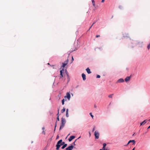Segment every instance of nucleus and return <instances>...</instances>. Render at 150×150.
<instances>
[{
	"mask_svg": "<svg viewBox=\"0 0 150 150\" xmlns=\"http://www.w3.org/2000/svg\"><path fill=\"white\" fill-rule=\"evenodd\" d=\"M66 121L65 118H62L61 119V124L60 127V129L63 128L66 123Z\"/></svg>",
	"mask_w": 150,
	"mask_h": 150,
	"instance_id": "f257e3e1",
	"label": "nucleus"
},
{
	"mask_svg": "<svg viewBox=\"0 0 150 150\" xmlns=\"http://www.w3.org/2000/svg\"><path fill=\"white\" fill-rule=\"evenodd\" d=\"M62 139H60L57 142V144L56 145V150H58L59 149L60 147L61 146V145H60V144H61V142H62Z\"/></svg>",
	"mask_w": 150,
	"mask_h": 150,
	"instance_id": "f03ea898",
	"label": "nucleus"
},
{
	"mask_svg": "<svg viewBox=\"0 0 150 150\" xmlns=\"http://www.w3.org/2000/svg\"><path fill=\"white\" fill-rule=\"evenodd\" d=\"M99 133L97 131H95L94 133V135L95 136V138L96 139H98L99 138Z\"/></svg>",
	"mask_w": 150,
	"mask_h": 150,
	"instance_id": "7ed1b4c3",
	"label": "nucleus"
},
{
	"mask_svg": "<svg viewBox=\"0 0 150 150\" xmlns=\"http://www.w3.org/2000/svg\"><path fill=\"white\" fill-rule=\"evenodd\" d=\"M64 98H67L68 99V100H70V99L71 98V96L69 92H67V93L66 96H65Z\"/></svg>",
	"mask_w": 150,
	"mask_h": 150,
	"instance_id": "20e7f679",
	"label": "nucleus"
},
{
	"mask_svg": "<svg viewBox=\"0 0 150 150\" xmlns=\"http://www.w3.org/2000/svg\"><path fill=\"white\" fill-rule=\"evenodd\" d=\"M73 145H71L66 148V150H72L74 148Z\"/></svg>",
	"mask_w": 150,
	"mask_h": 150,
	"instance_id": "39448f33",
	"label": "nucleus"
},
{
	"mask_svg": "<svg viewBox=\"0 0 150 150\" xmlns=\"http://www.w3.org/2000/svg\"><path fill=\"white\" fill-rule=\"evenodd\" d=\"M131 77V76H127V77L125 79V81L126 82H127L128 81H129Z\"/></svg>",
	"mask_w": 150,
	"mask_h": 150,
	"instance_id": "423d86ee",
	"label": "nucleus"
},
{
	"mask_svg": "<svg viewBox=\"0 0 150 150\" xmlns=\"http://www.w3.org/2000/svg\"><path fill=\"white\" fill-rule=\"evenodd\" d=\"M130 142H132L133 143V144H134L135 142V141L134 140H130L128 142L127 144L125 146H127L130 143Z\"/></svg>",
	"mask_w": 150,
	"mask_h": 150,
	"instance_id": "0eeeda50",
	"label": "nucleus"
},
{
	"mask_svg": "<svg viewBox=\"0 0 150 150\" xmlns=\"http://www.w3.org/2000/svg\"><path fill=\"white\" fill-rule=\"evenodd\" d=\"M75 138V136H71L69 138L68 140L69 142H71Z\"/></svg>",
	"mask_w": 150,
	"mask_h": 150,
	"instance_id": "6e6552de",
	"label": "nucleus"
},
{
	"mask_svg": "<svg viewBox=\"0 0 150 150\" xmlns=\"http://www.w3.org/2000/svg\"><path fill=\"white\" fill-rule=\"evenodd\" d=\"M124 80L122 78H121V79H119L117 81V82H116V83H122V82H124Z\"/></svg>",
	"mask_w": 150,
	"mask_h": 150,
	"instance_id": "1a4fd4ad",
	"label": "nucleus"
},
{
	"mask_svg": "<svg viewBox=\"0 0 150 150\" xmlns=\"http://www.w3.org/2000/svg\"><path fill=\"white\" fill-rule=\"evenodd\" d=\"M68 61H65L64 62V63H62V67L64 68L65 67V66L67 65V64Z\"/></svg>",
	"mask_w": 150,
	"mask_h": 150,
	"instance_id": "9d476101",
	"label": "nucleus"
},
{
	"mask_svg": "<svg viewBox=\"0 0 150 150\" xmlns=\"http://www.w3.org/2000/svg\"><path fill=\"white\" fill-rule=\"evenodd\" d=\"M82 77L83 80L85 81L86 79V76L84 74H82Z\"/></svg>",
	"mask_w": 150,
	"mask_h": 150,
	"instance_id": "9b49d317",
	"label": "nucleus"
},
{
	"mask_svg": "<svg viewBox=\"0 0 150 150\" xmlns=\"http://www.w3.org/2000/svg\"><path fill=\"white\" fill-rule=\"evenodd\" d=\"M86 71L87 72L88 74H90L91 73V71L90 69H89V68H87L86 69Z\"/></svg>",
	"mask_w": 150,
	"mask_h": 150,
	"instance_id": "f8f14e48",
	"label": "nucleus"
},
{
	"mask_svg": "<svg viewBox=\"0 0 150 150\" xmlns=\"http://www.w3.org/2000/svg\"><path fill=\"white\" fill-rule=\"evenodd\" d=\"M146 122V120H144L143 122L140 123V125H143Z\"/></svg>",
	"mask_w": 150,
	"mask_h": 150,
	"instance_id": "ddd939ff",
	"label": "nucleus"
},
{
	"mask_svg": "<svg viewBox=\"0 0 150 150\" xmlns=\"http://www.w3.org/2000/svg\"><path fill=\"white\" fill-rule=\"evenodd\" d=\"M67 144H66L64 145H63V146L61 148L62 149H64L67 146Z\"/></svg>",
	"mask_w": 150,
	"mask_h": 150,
	"instance_id": "4468645a",
	"label": "nucleus"
},
{
	"mask_svg": "<svg viewBox=\"0 0 150 150\" xmlns=\"http://www.w3.org/2000/svg\"><path fill=\"white\" fill-rule=\"evenodd\" d=\"M59 109L58 110V113L57 114V115H58V116L57 117V121H59V116H58V115H59Z\"/></svg>",
	"mask_w": 150,
	"mask_h": 150,
	"instance_id": "2eb2a0df",
	"label": "nucleus"
},
{
	"mask_svg": "<svg viewBox=\"0 0 150 150\" xmlns=\"http://www.w3.org/2000/svg\"><path fill=\"white\" fill-rule=\"evenodd\" d=\"M65 110L66 109L64 108L63 109L61 110V112L62 113L64 112L65 111Z\"/></svg>",
	"mask_w": 150,
	"mask_h": 150,
	"instance_id": "dca6fc26",
	"label": "nucleus"
},
{
	"mask_svg": "<svg viewBox=\"0 0 150 150\" xmlns=\"http://www.w3.org/2000/svg\"><path fill=\"white\" fill-rule=\"evenodd\" d=\"M64 71V69H62L60 71V74H63V72Z\"/></svg>",
	"mask_w": 150,
	"mask_h": 150,
	"instance_id": "f3484780",
	"label": "nucleus"
},
{
	"mask_svg": "<svg viewBox=\"0 0 150 150\" xmlns=\"http://www.w3.org/2000/svg\"><path fill=\"white\" fill-rule=\"evenodd\" d=\"M81 137H79L77 139H76L75 141L72 143V144H73L74 145V146H75L76 145V144H75V142L78 139H79V138H80Z\"/></svg>",
	"mask_w": 150,
	"mask_h": 150,
	"instance_id": "a211bd4d",
	"label": "nucleus"
},
{
	"mask_svg": "<svg viewBox=\"0 0 150 150\" xmlns=\"http://www.w3.org/2000/svg\"><path fill=\"white\" fill-rule=\"evenodd\" d=\"M148 50H149L150 48V43L149 44L147 47Z\"/></svg>",
	"mask_w": 150,
	"mask_h": 150,
	"instance_id": "6ab92c4d",
	"label": "nucleus"
},
{
	"mask_svg": "<svg viewBox=\"0 0 150 150\" xmlns=\"http://www.w3.org/2000/svg\"><path fill=\"white\" fill-rule=\"evenodd\" d=\"M62 104L63 105L64 104V99H63V100H62Z\"/></svg>",
	"mask_w": 150,
	"mask_h": 150,
	"instance_id": "aec40b11",
	"label": "nucleus"
},
{
	"mask_svg": "<svg viewBox=\"0 0 150 150\" xmlns=\"http://www.w3.org/2000/svg\"><path fill=\"white\" fill-rule=\"evenodd\" d=\"M92 3H93V5L94 6H95V2L93 0H92Z\"/></svg>",
	"mask_w": 150,
	"mask_h": 150,
	"instance_id": "412c9836",
	"label": "nucleus"
},
{
	"mask_svg": "<svg viewBox=\"0 0 150 150\" xmlns=\"http://www.w3.org/2000/svg\"><path fill=\"white\" fill-rule=\"evenodd\" d=\"M113 95V94H110L108 96V97L110 98H112V96Z\"/></svg>",
	"mask_w": 150,
	"mask_h": 150,
	"instance_id": "4be33fe9",
	"label": "nucleus"
},
{
	"mask_svg": "<svg viewBox=\"0 0 150 150\" xmlns=\"http://www.w3.org/2000/svg\"><path fill=\"white\" fill-rule=\"evenodd\" d=\"M66 117H69L68 112H66Z\"/></svg>",
	"mask_w": 150,
	"mask_h": 150,
	"instance_id": "5701e85b",
	"label": "nucleus"
},
{
	"mask_svg": "<svg viewBox=\"0 0 150 150\" xmlns=\"http://www.w3.org/2000/svg\"><path fill=\"white\" fill-rule=\"evenodd\" d=\"M89 114L92 117V118H93V115H92V114L91 112L89 113Z\"/></svg>",
	"mask_w": 150,
	"mask_h": 150,
	"instance_id": "b1692460",
	"label": "nucleus"
},
{
	"mask_svg": "<svg viewBox=\"0 0 150 150\" xmlns=\"http://www.w3.org/2000/svg\"><path fill=\"white\" fill-rule=\"evenodd\" d=\"M64 144H65L64 142H61V143L60 144V145H61V146H62V145H64Z\"/></svg>",
	"mask_w": 150,
	"mask_h": 150,
	"instance_id": "393cba45",
	"label": "nucleus"
},
{
	"mask_svg": "<svg viewBox=\"0 0 150 150\" xmlns=\"http://www.w3.org/2000/svg\"><path fill=\"white\" fill-rule=\"evenodd\" d=\"M106 144L105 143H104L103 144V146L104 147H105L106 146Z\"/></svg>",
	"mask_w": 150,
	"mask_h": 150,
	"instance_id": "a878e982",
	"label": "nucleus"
},
{
	"mask_svg": "<svg viewBox=\"0 0 150 150\" xmlns=\"http://www.w3.org/2000/svg\"><path fill=\"white\" fill-rule=\"evenodd\" d=\"M128 35V34H127V35H126V36H125V35H124V34H123V37H128V36H127V35Z\"/></svg>",
	"mask_w": 150,
	"mask_h": 150,
	"instance_id": "bb28decb",
	"label": "nucleus"
},
{
	"mask_svg": "<svg viewBox=\"0 0 150 150\" xmlns=\"http://www.w3.org/2000/svg\"><path fill=\"white\" fill-rule=\"evenodd\" d=\"M100 76L99 75H97V76H96L97 78H100Z\"/></svg>",
	"mask_w": 150,
	"mask_h": 150,
	"instance_id": "cd10ccee",
	"label": "nucleus"
},
{
	"mask_svg": "<svg viewBox=\"0 0 150 150\" xmlns=\"http://www.w3.org/2000/svg\"><path fill=\"white\" fill-rule=\"evenodd\" d=\"M42 134H45V132L44 130H43V131L42 132Z\"/></svg>",
	"mask_w": 150,
	"mask_h": 150,
	"instance_id": "c85d7f7f",
	"label": "nucleus"
},
{
	"mask_svg": "<svg viewBox=\"0 0 150 150\" xmlns=\"http://www.w3.org/2000/svg\"><path fill=\"white\" fill-rule=\"evenodd\" d=\"M56 126H57V122H56V123H55V125L54 130V131L55 130V129H56Z\"/></svg>",
	"mask_w": 150,
	"mask_h": 150,
	"instance_id": "c756f323",
	"label": "nucleus"
},
{
	"mask_svg": "<svg viewBox=\"0 0 150 150\" xmlns=\"http://www.w3.org/2000/svg\"><path fill=\"white\" fill-rule=\"evenodd\" d=\"M60 74L61 75V77H60L61 78L63 77V74Z\"/></svg>",
	"mask_w": 150,
	"mask_h": 150,
	"instance_id": "7c9ffc66",
	"label": "nucleus"
},
{
	"mask_svg": "<svg viewBox=\"0 0 150 150\" xmlns=\"http://www.w3.org/2000/svg\"><path fill=\"white\" fill-rule=\"evenodd\" d=\"M105 147H104L103 146L102 150H105Z\"/></svg>",
	"mask_w": 150,
	"mask_h": 150,
	"instance_id": "2f4dec72",
	"label": "nucleus"
},
{
	"mask_svg": "<svg viewBox=\"0 0 150 150\" xmlns=\"http://www.w3.org/2000/svg\"><path fill=\"white\" fill-rule=\"evenodd\" d=\"M68 111H69V109H66V112H68Z\"/></svg>",
	"mask_w": 150,
	"mask_h": 150,
	"instance_id": "473e14b6",
	"label": "nucleus"
},
{
	"mask_svg": "<svg viewBox=\"0 0 150 150\" xmlns=\"http://www.w3.org/2000/svg\"><path fill=\"white\" fill-rule=\"evenodd\" d=\"M95 130V127H94L93 128V130H92V132H93V131Z\"/></svg>",
	"mask_w": 150,
	"mask_h": 150,
	"instance_id": "72a5a7b5",
	"label": "nucleus"
},
{
	"mask_svg": "<svg viewBox=\"0 0 150 150\" xmlns=\"http://www.w3.org/2000/svg\"><path fill=\"white\" fill-rule=\"evenodd\" d=\"M100 35H97L96 36V38H98V37H100Z\"/></svg>",
	"mask_w": 150,
	"mask_h": 150,
	"instance_id": "f704fd0d",
	"label": "nucleus"
},
{
	"mask_svg": "<svg viewBox=\"0 0 150 150\" xmlns=\"http://www.w3.org/2000/svg\"><path fill=\"white\" fill-rule=\"evenodd\" d=\"M73 60H74V59H73V57H72L71 62H72Z\"/></svg>",
	"mask_w": 150,
	"mask_h": 150,
	"instance_id": "c9c22d12",
	"label": "nucleus"
},
{
	"mask_svg": "<svg viewBox=\"0 0 150 150\" xmlns=\"http://www.w3.org/2000/svg\"><path fill=\"white\" fill-rule=\"evenodd\" d=\"M119 7L121 9L122 8V7L121 6H119Z\"/></svg>",
	"mask_w": 150,
	"mask_h": 150,
	"instance_id": "e433bc0d",
	"label": "nucleus"
},
{
	"mask_svg": "<svg viewBox=\"0 0 150 150\" xmlns=\"http://www.w3.org/2000/svg\"><path fill=\"white\" fill-rule=\"evenodd\" d=\"M59 138V136L58 135H57V136L56 139H58Z\"/></svg>",
	"mask_w": 150,
	"mask_h": 150,
	"instance_id": "4c0bfd02",
	"label": "nucleus"
},
{
	"mask_svg": "<svg viewBox=\"0 0 150 150\" xmlns=\"http://www.w3.org/2000/svg\"><path fill=\"white\" fill-rule=\"evenodd\" d=\"M96 22V21H95L94 22V23H93L92 25H93Z\"/></svg>",
	"mask_w": 150,
	"mask_h": 150,
	"instance_id": "58836bf2",
	"label": "nucleus"
},
{
	"mask_svg": "<svg viewBox=\"0 0 150 150\" xmlns=\"http://www.w3.org/2000/svg\"><path fill=\"white\" fill-rule=\"evenodd\" d=\"M42 130H44V129H45V127H43L42 128Z\"/></svg>",
	"mask_w": 150,
	"mask_h": 150,
	"instance_id": "ea45409f",
	"label": "nucleus"
},
{
	"mask_svg": "<svg viewBox=\"0 0 150 150\" xmlns=\"http://www.w3.org/2000/svg\"><path fill=\"white\" fill-rule=\"evenodd\" d=\"M93 26V25L92 24V25L90 27V29H91V27H92Z\"/></svg>",
	"mask_w": 150,
	"mask_h": 150,
	"instance_id": "a19ab883",
	"label": "nucleus"
},
{
	"mask_svg": "<svg viewBox=\"0 0 150 150\" xmlns=\"http://www.w3.org/2000/svg\"><path fill=\"white\" fill-rule=\"evenodd\" d=\"M150 128V125L147 128V129Z\"/></svg>",
	"mask_w": 150,
	"mask_h": 150,
	"instance_id": "79ce46f5",
	"label": "nucleus"
},
{
	"mask_svg": "<svg viewBox=\"0 0 150 150\" xmlns=\"http://www.w3.org/2000/svg\"><path fill=\"white\" fill-rule=\"evenodd\" d=\"M104 1V0H102V1H101V2L102 3H103Z\"/></svg>",
	"mask_w": 150,
	"mask_h": 150,
	"instance_id": "37998d69",
	"label": "nucleus"
},
{
	"mask_svg": "<svg viewBox=\"0 0 150 150\" xmlns=\"http://www.w3.org/2000/svg\"><path fill=\"white\" fill-rule=\"evenodd\" d=\"M96 107H97V106H96V105H94V107L95 108H96Z\"/></svg>",
	"mask_w": 150,
	"mask_h": 150,
	"instance_id": "c03bdc74",
	"label": "nucleus"
},
{
	"mask_svg": "<svg viewBox=\"0 0 150 150\" xmlns=\"http://www.w3.org/2000/svg\"><path fill=\"white\" fill-rule=\"evenodd\" d=\"M89 135H90V136H91V134L90 132H89Z\"/></svg>",
	"mask_w": 150,
	"mask_h": 150,
	"instance_id": "a18cd8bd",
	"label": "nucleus"
},
{
	"mask_svg": "<svg viewBox=\"0 0 150 150\" xmlns=\"http://www.w3.org/2000/svg\"><path fill=\"white\" fill-rule=\"evenodd\" d=\"M134 149H135V148H134L132 150H134Z\"/></svg>",
	"mask_w": 150,
	"mask_h": 150,
	"instance_id": "49530a36",
	"label": "nucleus"
},
{
	"mask_svg": "<svg viewBox=\"0 0 150 150\" xmlns=\"http://www.w3.org/2000/svg\"><path fill=\"white\" fill-rule=\"evenodd\" d=\"M131 41H132V42H133L134 43V41H133V40H132Z\"/></svg>",
	"mask_w": 150,
	"mask_h": 150,
	"instance_id": "de8ad7c7",
	"label": "nucleus"
},
{
	"mask_svg": "<svg viewBox=\"0 0 150 150\" xmlns=\"http://www.w3.org/2000/svg\"><path fill=\"white\" fill-rule=\"evenodd\" d=\"M131 47H133V46H131Z\"/></svg>",
	"mask_w": 150,
	"mask_h": 150,
	"instance_id": "09e8293b",
	"label": "nucleus"
},
{
	"mask_svg": "<svg viewBox=\"0 0 150 150\" xmlns=\"http://www.w3.org/2000/svg\"><path fill=\"white\" fill-rule=\"evenodd\" d=\"M90 28H89L88 30L89 31V30H90Z\"/></svg>",
	"mask_w": 150,
	"mask_h": 150,
	"instance_id": "8fccbe9b",
	"label": "nucleus"
},
{
	"mask_svg": "<svg viewBox=\"0 0 150 150\" xmlns=\"http://www.w3.org/2000/svg\"><path fill=\"white\" fill-rule=\"evenodd\" d=\"M149 121H150V119L149 120Z\"/></svg>",
	"mask_w": 150,
	"mask_h": 150,
	"instance_id": "3c124183",
	"label": "nucleus"
},
{
	"mask_svg": "<svg viewBox=\"0 0 150 150\" xmlns=\"http://www.w3.org/2000/svg\"><path fill=\"white\" fill-rule=\"evenodd\" d=\"M99 150H103L102 149H100Z\"/></svg>",
	"mask_w": 150,
	"mask_h": 150,
	"instance_id": "603ef678",
	"label": "nucleus"
},
{
	"mask_svg": "<svg viewBox=\"0 0 150 150\" xmlns=\"http://www.w3.org/2000/svg\"><path fill=\"white\" fill-rule=\"evenodd\" d=\"M105 150H109L108 149H106Z\"/></svg>",
	"mask_w": 150,
	"mask_h": 150,
	"instance_id": "864d4df0",
	"label": "nucleus"
},
{
	"mask_svg": "<svg viewBox=\"0 0 150 150\" xmlns=\"http://www.w3.org/2000/svg\"><path fill=\"white\" fill-rule=\"evenodd\" d=\"M69 135H70V134H68V136H69Z\"/></svg>",
	"mask_w": 150,
	"mask_h": 150,
	"instance_id": "5fc2aeb1",
	"label": "nucleus"
}]
</instances>
